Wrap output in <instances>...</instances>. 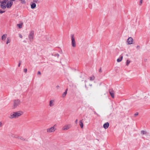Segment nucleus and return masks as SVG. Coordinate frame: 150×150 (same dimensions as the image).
Masks as SVG:
<instances>
[{"label":"nucleus","instance_id":"nucleus-1","mask_svg":"<svg viewBox=\"0 0 150 150\" xmlns=\"http://www.w3.org/2000/svg\"><path fill=\"white\" fill-rule=\"evenodd\" d=\"M21 104V101L17 99L14 100L13 107L15 108L19 105Z\"/></svg>","mask_w":150,"mask_h":150},{"label":"nucleus","instance_id":"nucleus-2","mask_svg":"<svg viewBox=\"0 0 150 150\" xmlns=\"http://www.w3.org/2000/svg\"><path fill=\"white\" fill-rule=\"evenodd\" d=\"M56 126V125H55L53 127L47 129V132L48 133H51L54 132L56 130L55 128Z\"/></svg>","mask_w":150,"mask_h":150},{"label":"nucleus","instance_id":"nucleus-3","mask_svg":"<svg viewBox=\"0 0 150 150\" xmlns=\"http://www.w3.org/2000/svg\"><path fill=\"white\" fill-rule=\"evenodd\" d=\"M71 127L70 124L66 125L63 126L62 128V130L64 131L67 130Z\"/></svg>","mask_w":150,"mask_h":150},{"label":"nucleus","instance_id":"nucleus-4","mask_svg":"<svg viewBox=\"0 0 150 150\" xmlns=\"http://www.w3.org/2000/svg\"><path fill=\"white\" fill-rule=\"evenodd\" d=\"M16 118H17L21 115L23 114V112L21 111L15 112Z\"/></svg>","mask_w":150,"mask_h":150},{"label":"nucleus","instance_id":"nucleus-5","mask_svg":"<svg viewBox=\"0 0 150 150\" xmlns=\"http://www.w3.org/2000/svg\"><path fill=\"white\" fill-rule=\"evenodd\" d=\"M2 39L4 42L7 44L10 43L11 41V39L9 38H2Z\"/></svg>","mask_w":150,"mask_h":150},{"label":"nucleus","instance_id":"nucleus-6","mask_svg":"<svg viewBox=\"0 0 150 150\" xmlns=\"http://www.w3.org/2000/svg\"><path fill=\"white\" fill-rule=\"evenodd\" d=\"M71 45L73 47H75L76 46V42L75 38H71Z\"/></svg>","mask_w":150,"mask_h":150},{"label":"nucleus","instance_id":"nucleus-7","mask_svg":"<svg viewBox=\"0 0 150 150\" xmlns=\"http://www.w3.org/2000/svg\"><path fill=\"white\" fill-rule=\"evenodd\" d=\"M34 31L33 30L30 31L29 34V38H33L34 36Z\"/></svg>","mask_w":150,"mask_h":150},{"label":"nucleus","instance_id":"nucleus-8","mask_svg":"<svg viewBox=\"0 0 150 150\" xmlns=\"http://www.w3.org/2000/svg\"><path fill=\"white\" fill-rule=\"evenodd\" d=\"M133 39L132 38H128L127 40V42L128 45H130L132 44Z\"/></svg>","mask_w":150,"mask_h":150},{"label":"nucleus","instance_id":"nucleus-9","mask_svg":"<svg viewBox=\"0 0 150 150\" xmlns=\"http://www.w3.org/2000/svg\"><path fill=\"white\" fill-rule=\"evenodd\" d=\"M23 23L22 21H20L19 23L17 24V27L19 29H21L23 27Z\"/></svg>","mask_w":150,"mask_h":150},{"label":"nucleus","instance_id":"nucleus-10","mask_svg":"<svg viewBox=\"0 0 150 150\" xmlns=\"http://www.w3.org/2000/svg\"><path fill=\"white\" fill-rule=\"evenodd\" d=\"M109 92L112 98H114V91L111 89H110L109 91Z\"/></svg>","mask_w":150,"mask_h":150},{"label":"nucleus","instance_id":"nucleus-11","mask_svg":"<svg viewBox=\"0 0 150 150\" xmlns=\"http://www.w3.org/2000/svg\"><path fill=\"white\" fill-rule=\"evenodd\" d=\"M9 117L10 118H16L15 112L11 113Z\"/></svg>","mask_w":150,"mask_h":150},{"label":"nucleus","instance_id":"nucleus-12","mask_svg":"<svg viewBox=\"0 0 150 150\" xmlns=\"http://www.w3.org/2000/svg\"><path fill=\"white\" fill-rule=\"evenodd\" d=\"M109 125V124L108 122H107L103 125V127L105 129H107L108 128Z\"/></svg>","mask_w":150,"mask_h":150},{"label":"nucleus","instance_id":"nucleus-13","mask_svg":"<svg viewBox=\"0 0 150 150\" xmlns=\"http://www.w3.org/2000/svg\"><path fill=\"white\" fill-rule=\"evenodd\" d=\"M33 40V38H26V40L24 41L25 42H31Z\"/></svg>","mask_w":150,"mask_h":150},{"label":"nucleus","instance_id":"nucleus-14","mask_svg":"<svg viewBox=\"0 0 150 150\" xmlns=\"http://www.w3.org/2000/svg\"><path fill=\"white\" fill-rule=\"evenodd\" d=\"M54 100H50V101L49 105L50 107H52L54 105Z\"/></svg>","mask_w":150,"mask_h":150},{"label":"nucleus","instance_id":"nucleus-15","mask_svg":"<svg viewBox=\"0 0 150 150\" xmlns=\"http://www.w3.org/2000/svg\"><path fill=\"white\" fill-rule=\"evenodd\" d=\"M79 125L80 126L81 128H83V120H81L79 121Z\"/></svg>","mask_w":150,"mask_h":150},{"label":"nucleus","instance_id":"nucleus-16","mask_svg":"<svg viewBox=\"0 0 150 150\" xmlns=\"http://www.w3.org/2000/svg\"><path fill=\"white\" fill-rule=\"evenodd\" d=\"M36 6V4L35 3H32L31 4V7L32 9H34L35 8Z\"/></svg>","mask_w":150,"mask_h":150},{"label":"nucleus","instance_id":"nucleus-17","mask_svg":"<svg viewBox=\"0 0 150 150\" xmlns=\"http://www.w3.org/2000/svg\"><path fill=\"white\" fill-rule=\"evenodd\" d=\"M15 137L18 138L19 139H20L22 140H24L25 139L23 138V137L20 136H17L16 137Z\"/></svg>","mask_w":150,"mask_h":150},{"label":"nucleus","instance_id":"nucleus-18","mask_svg":"<svg viewBox=\"0 0 150 150\" xmlns=\"http://www.w3.org/2000/svg\"><path fill=\"white\" fill-rule=\"evenodd\" d=\"M122 58H123V56H121L120 58H118V59H117V61L118 62H121L122 61Z\"/></svg>","mask_w":150,"mask_h":150},{"label":"nucleus","instance_id":"nucleus-19","mask_svg":"<svg viewBox=\"0 0 150 150\" xmlns=\"http://www.w3.org/2000/svg\"><path fill=\"white\" fill-rule=\"evenodd\" d=\"M90 80L91 81H93L95 79V77L94 76H92L89 78Z\"/></svg>","mask_w":150,"mask_h":150},{"label":"nucleus","instance_id":"nucleus-20","mask_svg":"<svg viewBox=\"0 0 150 150\" xmlns=\"http://www.w3.org/2000/svg\"><path fill=\"white\" fill-rule=\"evenodd\" d=\"M68 89H66V91L64 92V93L63 94V96L64 97L66 95L67 93V91Z\"/></svg>","mask_w":150,"mask_h":150},{"label":"nucleus","instance_id":"nucleus-21","mask_svg":"<svg viewBox=\"0 0 150 150\" xmlns=\"http://www.w3.org/2000/svg\"><path fill=\"white\" fill-rule=\"evenodd\" d=\"M141 134H146V132L145 131H142L141 132Z\"/></svg>","mask_w":150,"mask_h":150},{"label":"nucleus","instance_id":"nucleus-22","mask_svg":"<svg viewBox=\"0 0 150 150\" xmlns=\"http://www.w3.org/2000/svg\"><path fill=\"white\" fill-rule=\"evenodd\" d=\"M21 3L23 4H24L26 2L25 0H21Z\"/></svg>","mask_w":150,"mask_h":150},{"label":"nucleus","instance_id":"nucleus-23","mask_svg":"<svg viewBox=\"0 0 150 150\" xmlns=\"http://www.w3.org/2000/svg\"><path fill=\"white\" fill-rule=\"evenodd\" d=\"M130 63V61L127 60V61L126 65L127 66H128Z\"/></svg>","mask_w":150,"mask_h":150},{"label":"nucleus","instance_id":"nucleus-24","mask_svg":"<svg viewBox=\"0 0 150 150\" xmlns=\"http://www.w3.org/2000/svg\"><path fill=\"white\" fill-rule=\"evenodd\" d=\"M142 1H143L142 0H140V2H139V5L141 6L142 5Z\"/></svg>","mask_w":150,"mask_h":150},{"label":"nucleus","instance_id":"nucleus-25","mask_svg":"<svg viewBox=\"0 0 150 150\" xmlns=\"http://www.w3.org/2000/svg\"><path fill=\"white\" fill-rule=\"evenodd\" d=\"M7 36V34H4V35H3L1 38H6Z\"/></svg>","mask_w":150,"mask_h":150},{"label":"nucleus","instance_id":"nucleus-26","mask_svg":"<svg viewBox=\"0 0 150 150\" xmlns=\"http://www.w3.org/2000/svg\"><path fill=\"white\" fill-rule=\"evenodd\" d=\"M27 69L25 68V69H23V71L25 73H26L27 72Z\"/></svg>","mask_w":150,"mask_h":150},{"label":"nucleus","instance_id":"nucleus-27","mask_svg":"<svg viewBox=\"0 0 150 150\" xmlns=\"http://www.w3.org/2000/svg\"><path fill=\"white\" fill-rule=\"evenodd\" d=\"M74 34H72L71 35V38H74Z\"/></svg>","mask_w":150,"mask_h":150},{"label":"nucleus","instance_id":"nucleus-28","mask_svg":"<svg viewBox=\"0 0 150 150\" xmlns=\"http://www.w3.org/2000/svg\"><path fill=\"white\" fill-rule=\"evenodd\" d=\"M3 126V124L2 123L0 122V127H2Z\"/></svg>","mask_w":150,"mask_h":150},{"label":"nucleus","instance_id":"nucleus-29","mask_svg":"<svg viewBox=\"0 0 150 150\" xmlns=\"http://www.w3.org/2000/svg\"><path fill=\"white\" fill-rule=\"evenodd\" d=\"M99 71L100 72H102V71L101 70V68H100V69H99Z\"/></svg>","mask_w":150,"mask_h":150},{"label":"nucleus","instance_id":"nucleus-30","mask_svg":"<svg viewBox=\"0 0 150 150\" xmlns=\"http://www.w3.org/2000/svg\"><path fill=\"white\" fill-rule=\"evenodd\" d=\"M138 115V113L137 112L135 113V114H134V115L135 116H137Z\"/></svg>","mask_w":150,"mask_h":150},{"label":"nucleus","instance_id":"nucleus-31","mask_svg":"<svg viewBox=\"0 0 150 150\" xmlns=\"http://www.w3.org/2000/svg\"><path fill=\"white\" fill-rule=\"evenodd\" d=\"M38 74H39V75H41V72L40 71H38Z\"/></svg>","mask_w":150,"mask_h":150},{"label":"nucleus","instance_id":"nucleus-32","mask_svg":"<svg viewBox=\"0 0 150 150\" xmlns=\"http://www.w3.org/2000/svg\"><path fill=\"white\" fill-rule=\"evenodd\" d=\"M77 122H78V120L76 119L75 121V123H76V124H77Z\"/></svg>","mask_w":150,"mask_h":150},{"label":"nucleus","instance_id":"nucleus-33","mask_svg":"<svg viewBox=\"0 0 150 150\" xmlns=\"http://www.w3.org/2000/svg\"><path fill=\"white\" fill-rule=\"evenodd\" d=\"M4 12V11H2L0 10V13H2Z\"/></svg>","mask_w":150,"mask_h":150},{"label":"nucleus","instance_id":"nucleus-34","mask_svg":"<svg viewBox=\"0 0 150 150\" xmlns=\"http://www.w3.org/2000/svg\"><path fill=\"white\" fill-rule=\"evenodd\" d=\"M21 64V63L20 62H19V64H18V66L19 67L20 66Z\"/></svg>","mask_w":150,"mask_h":150},{"label":"nucleus","instance_id":"nucleus-35","mask_svg":"<svg viewBox=\"0 0 150 150\" xmlns=\"http://www.w3.org/2000/svg\"><path fill=\"white\" fill-rule=\"evenodd\" d=\"M137 49H139L140 48V46H137Z\"/></svg>","mask_w":150,"mask_h":150},{"label":"nucleus","instance_id":"nucleus-36","mask_svg":"<svg viewBox=\"0 0 150 150\" xmlns=\"http://www.w3.org/2000/svg\"><path fill=\"white\" fill-rule=\"evenodd\" d=\"M59 86H57V88H59Z\"/></svg>","mask_w":150,"mask_h":150},{"label":"nucleus","instance_id":"nucleus-37","mask_svg":"<svg viewBox=\"0 0 150 150\" xmlns=\"http://www.w3.org/2000/svg\"><path fill=\"white\" fill-rule=\"evenodd\" d=\"M86 82H87V81H86V80H85V83H86Z\"/></svg>","mask_w":150,"mask_h":150},{"label":"nucleus","instance_id":"nucleus-38","mask_svg":"<svg viewBox=\"0 0 150 150\" xmlns=\"http://www.w3.org/2000/svg\"><path fill=\"white\" fill-rule=\"evenodd\" d=\"M94 113H95V114H97L95 112H94Z\"/></svg>","mask_w":150,"mask_h":150},{"label":"nucleus","instance_id":"nucleus-39","mask_svg":"<svg viewBox=\"0 0 150 150\" xmlns=\"http://www.w3.org/2000/svg\"><path fill=\"white\" fill-rule=\"evenodd\" d=\"M90 85V86H92V85H91H91Z\"/></svg>","mask_w":150,"mask_h":150}]
</instances>
